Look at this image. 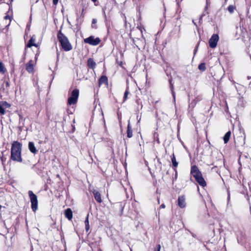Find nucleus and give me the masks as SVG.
<instances>
[{
    "instance_id": "f257e3e1",
    "label": "nucleus",
    "mask_w": 251,
    "mask_h": 251,
    "mask_svg": "<svg viewBox=\"0 0 251 251\" xmlns=\"http://www.w3.org/2000/svg\"><path fill=\"white\" fill-rule=\"evenodd\" d=\"M22 144L18 141H14L11 149V158L19 162H22L21 157Z\"/></svg>"
},
{
    "instance_id": "f03ea898",
    "label": "nucleus",
    "mask_w": 251,
    "mask_h": 251,
    "mask_svg": "<svg viewBox=\"0 0 251 251\" xmlns=\"http://www.w3.org/2000/svg\"><path fill=\"white\" fill-rule=\"evenodd\" d=\"M57 38L64 50L68 51L72 50V46L68 38L61 32V30H59L57 33Z\"/></svg>"
},
{
    "instance_id": "7ed1b4c3",
    "label": "nucleus",
    "mask_w": 251,
    "mask_h": 251,
    "mask_svg": "<svg viewBox=\"0 0 251 251\" xmlns=\"http://www.w3.org/2000/svg\"><path fill=\"white\" fill-rule=\"evenodd\" d=\"M30 202L31 203V208L35 212L38 208V200L37 197L35 195L32 191H29L28 192Z\"/></svg>"
},
{
    "instance_id": "20e7f679",
    "label": "nucleus",
    "mask_w": 251,
    "mask_h": 251,
    "mask_svg": "<svg viewBox=\"0 0 251 251\" xmlns=\"http://www.w3.org/2000/svg\"><path fill=\"white\" fill-rule=\"evenodd\" d=\"M79 96V90L77 89L73 90L68 98V103L69 105L74 104L76 103Z\"/></svg>"
},
{
    "instance_id": "39448f33",
    "label": "nucleus",
    "mask_w": 251,
    "mask_h": 251,
    "mask_svg": "<svg viewBox=\"0 0 251 251\" xmlns=\"http://www.w3.org/2000/svg\"><path fill=\"white\" fill-rule=\"evenodd\" d=\"M84 42L85 43L89 44L92 46L98 45L100 42L99 38H95L94 36H91L87 38L84 39Z\"/></svg>"
},
{
    "instance_id": "423d86ee",
    "label": "nucleus",
    "mask_w": 251,
    "mask_h": 251,
    "mask_svg": "<svg viewBox=\"0 0 251 251\" xmlns=\"http://www.w3.org/2000/svg\"><path fill=\"white\" fill-rule=\"evenodd\" d=\"M219 40V36L217 34H214L209 40V45L211 48L214 49L216 47L217 42Z\"/></svg>"
},
{
    "instance_id": "0eeeda50",
    "label": "nucleus",
    "mask_w": 251,
    "mask_h": 251,
    "mask_svg": "<svg viewBox=\"0 0 251 251\" xmlns=\"http://www.w3.org/2000/svg\"><path fill=\"white\" fill-rule=\"evenodd\" d=\"M191 173L195 178L201 175V172L196 165H194L191 167Z\"/></svg>"
},
{
    "instance_id": "6e6552de",
    "label": "nucleus",
    "mask_w": 251,
    "mask_h": 251,
    "mask_svg": "<svg viewBox=\"0 0 251 251\" xmlns=\"http://www.w3.org/2000/svg\"><path fill=\"white\" fill-rule=\"evenodd\" d=\"M26 71L29 73H31L33 72L34 70V65H33V61L30 60L28 63L25 66Z\"/></svg>"
},
{
    "instance_id": "1a4fd4ad",
    "label": "nucleus",
    "mask_w": 251,
    "mask_h": 251,
    "mask_svg": "<svg viewBox=\"0 0 251 251\" xmlns=\"http://www.w3.org/2000/svg\"><path fill=\"white\" fill-rule=\"evenodd\" d=\"M93 193L96 201L99 203H101L102 202V199L100 194L96 190H93Z\"/></svg>"
},
{
    "instance_id": "9d476101",
    "label": "nucleus",
    "mask_w": 251,
    "mask_h": 251,
    "mask_svg": "<svg viewBox=\"0 0 251 251\" xmlns=\"http://www.w3.org/2000/svg\"><path fill=\"white\" fill-rule=\"evenodd\" d=\"M178 204L180 208H184L186 205L185 199L184 196H180L178 199Z\"/></svg>"
},
{
    "instance_id": "9b49d317",
    "label": "nucleus",
    "mask_w": 251,
    "mask_h": 251,
    "mask_svg": "<svg viewBox=\"0 0 251 251\" xmlns=\"http://www.w3.org/2000/svg\"><path fill=\"white\" fill-rule=\"evenodd\" d=\"M195 179L201 186L204 187L206 185V182L203 178L202 175L200 176L197 177Z\"/></svg>"
},
{
    "instance_id": "f8f14e48",
    "label": "nucleus",
    "mask_w": 251,
    "mask_h": 251,
    "mask_svg": "<svg viewBox=\"0 0 251 251\" xmlns=\"http://www.w3.org/2000/svg\"><path fill=\"white\" fill-rule=\"evenodd\" d=\"M28 149L29 151L33 153L36 154L37 152V150L34 146V144L32 142L28 143Z\"/></svg>"
},
{
    "instance_id": "ddd939ff",
    "label": "nucleus",
    "mask_w": 251,
    "mask_h": 251,
    "mask_svg": "<svg viewBox=\"0 0 251 251\" xmlns=\"http://www.w3.org/2000/svg\"><path fill=\"white\" fill-rule=\"evenodd\" d=\"M65 217L70 220L72 219L73 213L70 208H67L66 210H65Z\"/></svg>"
},
{
    "instance_id": "4468645a",
    "label": "nucleus",
    "mask_w": 251,
    "mask_h": 251,
    "mask_svg": "<svg viewBox=\"0 0 251 251\" xmlns=\"http://www.w3.org/2000/svg\"><path fill=\"white\" fill-rule=\"evenodd\" d=\"M87 66L91 69H94L96 67V64L93 59L89 58L87 60Z\"/></svg>"
},
{
    "instance_id": "2eb2a0df",
    "label": "nucleus",
    "mask_w": 251,
    "mask_h": 251,
    "mask_svg": "<svg viewBox=\"0 0 251 251\" xmlns=\"http://www.w3.org/2000/svg\"><path fill=\"white\" fill-rule=\"evenodd\" d=\"M133 136L132 130L130 124V121H128V123L127 127V136L128 138H131Z\"/></svg>"
},
{
    "instance_id": "dca6fc26",
    "label": "nucleus",
    "mask_w": 251,
    "mask_h": 251,
    "mask_svg": "<svg viewBox=\"0 0 251 251\" xmlns=\"http://www.w3.org/2000/svg\"><path fill=\"white\" fill-rule=\"evenodd\" d=\"M231 135V132L230 131L227 132L226 134L224 135L223 139L224 141V143L225 144L227 143L229 141V138Z\"/></svg>"
},
{
    "instance_id": "f3484780",
    "label": "nucleus",
    "mask_w": 251,
    "mask_h": 251,
    "mask_svg": "<svg viewBox=\"0 0 251 251\" xmlns=\"http://www.w3.org/2000/svg\"><path fill=\"white\" fill-rule=\"evenodd\" d=\"M171 160L173 164V166L174 167H176L178 166V163L176 160V157L175 154L173 153V155L171 156Z\"/></svg>"
},
{
    "instance_id": "a211bd4d",
    "label": "nucleus",
    "mask_w": 251,
    "mask_h": 251,
    "mask_svg": "<svg viewBox=\"0 0 251 251\" xmlns=\"http://www.w3.org/2000/svg\"><path fill=\"white\" fill-rule=\"evenodd\" d=\"M107 82V78L106 76H101L99 79V84H102Z\"/></svg>"
},
{
    "instance_id": "6ab92c4d",
    "label": "nucleus",
    "mask_w": 251,
    "mask_h": 251,
    "mask_svg": "<svg viewBox=\"0 0 251 251\" xmlns=\"http://www.w3.org/2000/svg\"><path fill=\"white\" fill-rule=\"evenodd\" d=\"M35 41V39H34L33 38H31L28 41V44L27 45V47L28 48H30L32 46H35L37 47V45L34 43Z\"/></svg>"
},
{
    "instance_id": "aec40b11",
    "label": "nucleus",
    "mask_w": 251,
    "mask_h": 251,
    "mask_svg": "<svg viewBox=\"0 0 251 251\" xmlns=\"http://www.w3.org/2000/svg\"><path fill=\"white\" fill-rule=\"evenodd\" d=\"M129 94V88H128V87H127V88L125 92V93H124V98H123V102H125L127 99L128 95Z\"/></svg>"
},
{
    "instance_id": "412c9836",
    "label": "nucleus",
    "mask_w": 251,
    "mask_h": 251,
    "mask_svg": "<svg viewBox=\"0 0 251 251\" xmlns=\"http://www.w3.org/2000/svg\"><path fill=\"white\" fill-rule=\"evenodd\" d=\"M88 216H89V215L88 214L86 218V219L85 220V229H86V231H88L90 228L89 220H88Z\"/></svg>"
},
{
    "instance_id": "4be33fe9",
    "label": "nucleus",
    "mask_w": 251,
    "mask_h": 251,
    "mask_svg": "<svg viewBox=\"0 0 251 251\" xmlns=\"http://www.w3.org/2000/svg\"><path fill=\"white\" fill-rule=\"evenodd\" d=\"M198 68L201 71H204L206 69V67H205V64L204 63H201L199 66H198Z\"/></svg>"
},
{
    "instance_id": "5701e85b",
    "label": "nucleus",
    "mask_w": 251,
    "mask_h": 251,
    "mask_svg": "<svg viewBox=\"0 0 251 251\" xmlns=\"http://www.w3.org/2000/svg\"><path fill=\"white\" fill-rule=\"evenodd\" d=\"M235 9H236V6L232 5H229L227 8L228 11L230 13H232L234 12V11L235 10Z\"/></svg>"
},
{
    "instance_id": "b1692460",
    "label": "nucleus",
    "mask_w": 251,
    "mask_h": 251,
    "mask_svg": "<svg viewBox=\"0 0 251 251\" xmlns=\"http://www.w3.org/2000/svg\"><path fill=\"white\" fill-rule=\"evenodd\" d=\"M169 82H170V87L172 90V95L173 96L174 99H175V92L173 91V89H174L173 84L172 83V81L171 79L169 80Z\"/></svg>"
},
{
    "instance_id": "393cba45",
    "label": "nucleus",
    "mask_w": 251,
    "mask_h": 251,
    "mask_svg": "<svg viewBox=\"0 0 251 251\" xmlns=\"http://www.w3.org/2000/svg\"><path fill=\"white\" fill-rule=\"evenodd\" d=\"M5 71V69L4 66V65L1 62H0V72L2 73H4Z\"/></svg>"
},
{
    "instance_id": "a878e982",
    "label": "nucleus",
    "mask_w": 251,
    "mask_h": 251,
    "mask_svg": "<svg viewBox=\"0 0 251 251\" xmlns=\"http://www.w3.org/2000/svg\"><path fill=\"white\" fill-rule=\"evenodd\" d=\"M0 103L1 104L3 107L5 106L6 108H8L10 106V105L6 101H2L1 102H0Z\"/></svg>"
},
{
    "instance_id": "bb28decb",
    "label": "nucleus",
    "mask_w": 251,
    "mask_h": 251,
    "mask_svg": "<svg viewBox=\"0 0 251 251\" xmlns=\"http://www.w3.org/2000/svg\"><path fill=\"white\" fill-rule=\"evenodd\" d=\"M5 113L4 109L3 108L2 105L0 103V114L1 115H4Z\"/></svg>"
},
{
    "instance_id": "cd10ccee",
    "label": "nucleus",
    "mask_w": 251,
    "mask_h": 251,
    "mask_svg": "<svg viewBox=\"0 0 251 251\" xmlns=\"http://www.w3.org/2000/svg\"><path fill=\"white\" fill-rule=\"evenodd\" d=\"M97 20L96 19H93L92 20V26L93 27H94V26H93V25L96 24L97 23Z\"/></svg>"
},
{
    "instance_id": "c85d7f7f",
    "label": "nucleus",
    "mask_w": 251,
    "mask_h": 251,
    "mask_svg": "<svg viewBox=\"0 0 251 251\" xmlns=\"http://www.w3.org/2000/svg\"><path fill=\"white\" fill-rule=\"evenodd\" d=\"M52 2L54 5H56L58 2V0H52Z\"/></svg>"
},
{
    "instance_id": "c756f323",
    "label": "nucleus",
    "mask_w": 251,
    "mask_h": 251,
    "mask_svg": "<svg viewBox=\"0 0 251 251\" xmlns=\"http://www.w3.org/2000/svg\"><path fill=\"white\" fill-rule=\"evenodd\" d=\"M160 249H161V246L160 245H158L157 246V249L156 251H160Z\"/></svg>"
},
{
    "instance_id": "7c9ffc66",
    "label": "nucleus",
    "mask_w": 251,
    "mask_h": 251,
    "mask_svg": "<svg viewBox=\"0 0 251 251\" xmlns=\"http://www.w3.org/2000/svg\"><path fill=\"white\" fill-rule=\"evenodd\" d=\"M198 47L197 46L196 49H195L194 50V55L196 54L197 51V50H198Z\"/></svg>"
},
{
    "instance_id": "2f4dec72",
    "label": "nucleus",
    "mask_w": 251,
    "mask_h": 251,
    "mask_svg": "<svg viewBox=\"0 0 251 251\" xmlns=\"http://www.w3.org/2000/svg\"><path fill=\"white\" fill-rule=\"evenodd\" d=\"M165 207V205L164 204H162L160 206L161 208H164Z\"/></svg>"
},
{
    "instance_id": "473e14b6",
    "label": "nucleus",
    "mask_w": 251,
    "mask_h": 251,
    "mask_svg": "<svg viewBox=\"0 0 251 251\" xmlns=\"http://www.w3.org/2000/svg\"><path fill=\"white\" fill-rule=\"evenodd\" d=\"M6 86L7 87H9V83L8 82H6Z\"/></svg>"
},
{
    "instance_id": "72a5a7b5",
    "label": "nucleus",
    "mask_w": 251,
    "mask_h": 251,
    "mask_svg": "<svg viewBox=\"0 0 251 251\" xmlns=\"http://www.w3.org/2000/svg\"><path fill=\"white\" fill-rule=\"evenodd\" d=\"M9 18V17L8 15L4 17L5 19H8Z\"/></svg>"
},
{
    "instance_id": "f704fd0d",
    "label": "nucleus",
    "mask_w": 251,
    "mask_h": 251,
    "mask_svg": "<svg viewBox=\"0 0 251 251\" xmlns=\"http://www.w3.org/2000/svg\"><path fill=\"white\" fill-rule=\"evenodd\" d=\"M203 15H201L200 18V22L201 20L202 19V18L203 17Z\"/></svg>"
},
{
    "instance_id": "c9c22d12",
    "label": "nucleus",
    "mask_w": 251,
    "mask_h": 251,
    "mask_svg": "<svg viewBox=\"0 0 251 251\" xmlns=\"http://www.w3.org/2000/svg\"><path fill=\"white\" fill-rule=\"evenodd\" d=\"M193 24H194L195 25H196V26H197V25H196V23L194 22V20H193Z\"/></svg>"
},
{
    "instance_id": "e433bc0d",
    "label": "nucleus",
    "mask_w": 251,
    "mask_h": 251,
    "mask_svg": "<svg viewBox=\"0 0 251 251\" xmlns=\"http://www.w3.org/2000/svg\"><path fill=\"white\" fill-rule=\"evenodd\" d=\"M92 0L93 2H96L97 1V0Z\"/></svg>"
},
{
    "instance_id": "4c0bfd02",
    "label": "nucleus",
    "mask_w": 251,
    "mask_h": 251,
    "mask_svg": "<svg viewBox=\"0 0 251 251\" xmlns=\"http://www.w3.org/2000/svg\"><path fill=\"white\" fill-rule=\"evenodd\" d=\"M104 16L105 18H106V14L104 11H103Z\"/></svg>"
},
{
    "instance_id": "58836bf2",
    "label": "nucleus",
    "mask_w": 251,
    "mask_h": 251,
    "mask_svg": "<svg viewBox=\"0 0 251 251\" xmlns=\"http://www.w3.org/2000/svg\"><path fill=\"white\" fill-rule=\"evenodd\" d=\"M251 78V76H248V79L249 80V79H250Z\"/></svg>"
},
{
    "instance_id": "ea45409f",
    "label": "nucleus",
    "mask_w": 251,
    "mask_h": 251,
    "mask_svg": "<svg viewBox=\"0 0 251 251\" xmlns=\"http://www.w3.org/2000/svg\"><path fill=\"white\" fill-rule=\"evenodd\" d=\"M192 236H193V237H195V235H194V234H192Z\"/></svg>"
}]
</instances>
